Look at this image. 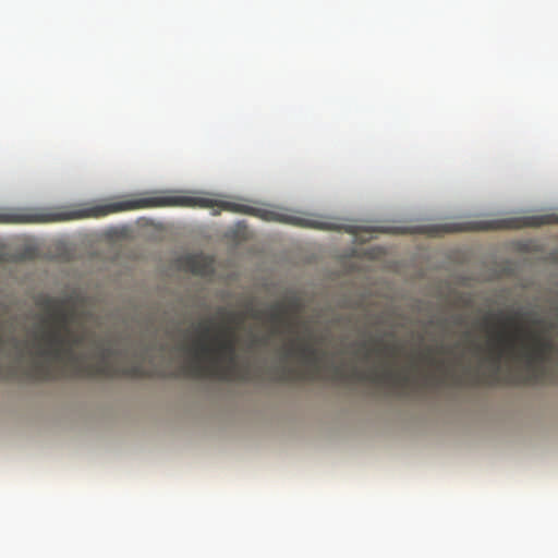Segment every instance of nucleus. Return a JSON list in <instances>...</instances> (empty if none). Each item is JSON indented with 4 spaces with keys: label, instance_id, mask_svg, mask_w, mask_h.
<instances>
[{
    "label": "nucleus",
    "instance_id": "nucleus-4",
    "mask_svg": "<svg viewBox=\"0 0 558 558\" xmlns=\"http://www.w3.org/2000/svg\"><path fill=\"white\" fill-rule=\"evenodd\" d=\"M314 337L311 332L306 337H293L283 345V355L286 359H296L301 366H282L278 372L279 381L293 380H316L322 377L323 361L326 352L314 343Z\"/></svg>",
    "mask_w": 558,
    "mask_h": 558
},
{
    "label": "nucleus",
    "instance_id": "nucleus-8",
    "mask_svg": "<svg viewBox=\"0 0 558 558\" xmlns=\"http://www.w3.org/2000/svg\"><path fill=\"white\" fill-rule=\"evenodd\" d=\"M280 303L283 304V310H286V317L293 322V329H295L299 315L303 310V303L301 299L298 296H291Z\"/></svg>",
    "mask_w": 558,
    "mask_h": 558
},
{
    "label": "nucleus",
    "instance_id": "nucleus-14",
    "mask_svg": "<svg viewBox=\"0 0 558 558\" xmlns=\"http://www.w3.org/2000/svg\"><path fill=\"white\" fill-rule=\"evenodd\" d=\"M542 323H543V320H542V319H539V318H535V319L533 320V324H534V325H541Z\"/></svg>",
    "mask_w": 558,
    "mask_h": 558
},
{
    "label": "nucleus",
    "instance_id": "nucleus-13",
    "mask_svg": "<svg viewBox=\"0 0 558 558\" xmlns=\"http://www.w3.org/2000/svg\"><path fill=\"white\" fill-rule=\"evenodd\" d=\"M519 316H521V313L517 312L514 316L507 317L506 323L512 325Z\"/></svg>",
    "mask_w": 558,
    "mask_h": 558
},
{
    "label": "nucleus",
    "instance_id": "nucleus-1",
    "mask_svg": "<svg viewBox=\"0 0 558 558\" xmlns=\"http://www.w3.org/2000/svg\"><path fill=\"white\" fill-rule=\"evenodd\" d=\"M36 305L44 313L41 327L34 335L32 359L25 375L33 380L60 378H167L189 377L196 379L246 380L247 368L238 360L236 326L250 316L245 313L220 308L226 323L214 337L210 322L197 326V338L189 351L192 359L173 369L166 363V345L156 341L135 348H116L110 340L98 338L85 327L73 325L85 317V296L73 292L63 298L40 295Z\"/></svg>",
    "mask_w": 558,
    "mask_h": 558
},
{
    "label": "nucleus",
    "instance_id": "nucleus-6",
    "mask_svg": "<svg viewBox=\"0 0 558 558\" xmlns=\"http://www.w3.org/2000/svg\"><path fill=\"white\" fill-rule=\"evenodd\" d=\"M250 316L254 319L267 318L271 325V335H281L283 332L294 333L293 322L286 317L283 304L277 302L269 311L250 308Z\"/></svg>",
    "mask_w": 558,
    "mask_h": 558
},
{
    "label": "nucleus",
    "instance_id": "nucleus-3",
    "mask_svg": "<svg viewBox=\"0 0 558 558\" xmlns=\"http://www.w3.org/2000/svg\"><path fill=\"white\" fill-rule=\"evenodd\" d=\"M357 347L356 355L365 362L377 357L378 364L366 371L353 367L348 377L399 388H407L415 381L411 373L395 367V360L400 351L396 343H386L381 339H369L359 342Z\"/></svg>",
    "mask_w": 558,
    "mask_h": 558
},
{
    "label": "nucleus",
    "instance_id": "nucleus-11",
    "mask_svg": "<svg viewBox=\"0 0 558 558\" xmlns=\"http://www.w3.org/2000/svg\"><path fill=\"white\" fill-rule=\"evenodd\" d=\"M189 264H190L193 272H195V274H204L205 272V270L202 267H199L196 257H191L189 259Z\"/></svg>",
    "mask_w": 558,
    "mask_h": 558
},
{
    "label": "nucleus",
    "instance_id": "nucleus-9",
    "mask_svg": "<svg viewBox=\"0 0 558 558\" xmlns=\"http://www.w3.org/2000/svg\"><path fill=\"white\" fill-rule=\"evenodd\" d=\"M549 223H558V214L531 216V227H539Z\"/></svg>",
    "mask_w": 558,
    "mask_h": 558
},
{
    "label": "nucleus",
    "instance_id": "nucleus-10",
    "mask_svg": "<svg viewBox=\"0 0 558 558\" xmlns=\"http://www.w3.org/2000/svg\"><path fill=\"white\" fill-rule=\"evenodd\" d=\"M268 341H269L268 337L252 336L250 343H248V349L253 350L258 345H266L268 343Z\"/></svg>",
    "mask_w": 558,
    "mask_h": 558
},
{
    "label": "nucleus",
    "instance_id": "nucleus-7",
    "mask_svg": "<svg viewBox=\"0 0 558 558\" xmlns=\"http://www.w3.org/2000/svg\"><path fill=\"white\" fill-rule=\"evenodd\" d=\"M447 350L444 345L439 347H427L420 355L421 360L426 362L428 365L436 366V368L441 373L440 376H436L435 374H426L424 376V380L426 383H434L437 381L439 384H442L446 381L447 378L451 377L454 381V384L460 385L462 381V378L460 376H456L451 369H449L446 366V363L444 360H438L435 356V353H446Z\"/></svg>",
    "mask_w": 558,
    "mask_h": 558
},
{
    "label": "nucleus",
    "instance_id": "nucleus-12",
    "mask_svg": "<svg viewBox=\"0 0 558 558\" xmlns=\"http://www.w3.org/2000/svg\"><path fill=\"white\" fill-rule=\"evenodd\" d=\"M333 372H335V375H336L337 377H344V376H347V375L344 374V371H343L340 366H335V367H333Z\"/></svg>",
    "mask_w": 558,
    "mask_h": 558
},
{
    "label": "nucleus",
    "instance_id": "nucleus-5",
    "mask_svg": "<svg viewBox=\"0 0 558 558\" xmlns=\"http://www.w3.org/2000/svg\"><path fill=\"white\" fill-rule=\"evenodd\" d=\"M88 217H90V207L86 209H70L68 207L53 209L21 208L0 213V223H46Z\"/></svg>",
    "mask_w": 558,
    "mask_h": 558
},
{
    "label": "nucleus",
    "instance_id": "nucleus-2",
    "mask_svg": "<svg viewBox=\"0 0 558 558\" xmlns=\"http://www.w3.org/2000/svg\"><path fill=\"white\" fill-rule=\"evenodd\" d=\"M530 342L518 347L517 338L504 331L495 335L488 350L489 366L476 371L473 385L538 384L547 376L548 364L558 355V347L546 333L527 332Z\"/></svg>",
    "mask_w": 558,
    "mask_h": 558
}]
</instances>
